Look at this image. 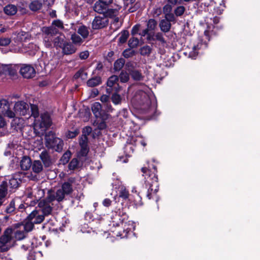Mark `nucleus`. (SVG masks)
<instances>
[{
	"label": "nucleus",
	"mask_w": 260,
	"mask_h": 260,
	"mask_svg": "<svg viewBox=\"0 0 260 260\" xmlns=\"http://www.w3.org/2000/svg\"><path fill=\"white\" fill-rule=\"evenodd\" d=\"M78 134V132L77 131H75L74 132H68L67 134V137L68 138H75Z\"/></svg>",
	"instance_id": "62"
},
{
	"label": "nucleus",
	"mask_w": 260,
	"mask_h": 260,
	"mask_svg": "<svg viewBox=\"0 0 260 260\" xmlns=\"http://www.w3.org/2000/svg\"><path fill=\"white\" fill-rule=\"evenodd\" d=\"M50 27H57V29L58 28L63 29L64 27L62 22L59 20H54L52 23L51 26Z\"/></svg>",
	"instance_id": "42"
},
{
	"label": "nucleus",
	"mask_w": 260,
	"mask_h": 260,
	"mask_svg": "<svg viewBox=\"0 0 260 260\" xmlns=\"http://www.w3.org/2000/svg\"><path fill=\"white\" fill-rule=\"evenodd\" d=\"M6 14L8 15H14L17 12V8L14 5H8L4 8Z\"/></svg>",
	"instance_id": "24"
},
{
	"label": "nucleus",
	"mask_w": 260,
	"mask_h": 260,
	"mask_svg": "<svg viewBox=\"0 0 260 260\" xmlns=\"http://www.w3.org/2000/svg\"><path fill=\"white\" fill-rule=\"evenodd\" d=\"M40 157L45 167H48L51 165L52 163L51 160L49 156V154L47 151H43L41 153Z\"/></svg>",
	"instance_id": "18"
},
{
	"label": "nucleus",
	"mask_w": 260,
	"mask_h": 260,
	"mask_svg": "<svg viewBox=\"0 0 260 260\" xmlns=\"http://www.w3.org/2000/svg\"><path fill=\"white\" fill-rule=\"evenodd\" d=\"M157 21L154 19H150L147 23V28L149 30H154L157 26Z\"/></svg>",
	"instance_id": "32"
},
{
	"label": "nucleus",
	"mask_w": 260,
	"mask_h": 260,
	"mask_svg": "<svg viewBox=\"0 0 260 260\" xmlns=\"http://www.w3.org/2000/svg\"><path fill=\"white\" fill-rule=\"evenodd\" d=\"M87 73L84 72L83 70H80L78 71L74 75V78L75 79H78L79 78H81L83 79H84L86 78Z\"/></svg>",
	"instance_id": "47"
},
{
	"label": "nucleus",
	"mask_w": 260,
	"mask_h": 260,
	"mask_svg": "<svg viewBox=\"0 0 260 260\" xmlns=\"http://www.w3.org/2000/svg\"><path fill=\"white\" fill-rule=\"evenodd\" d=\"M112 101L115 105L119 104L121 102V98L120 95L118 94H113L112 96Z\"/></svg>",
	"instance_id": "45"
},
{
	"label": "nucleus",
	"mask_w": 260,
	"mask_h": 260,
	"mask_svg": "<svg viewBox=\"0 0 260 260\" xmlns=\"http://www.w3.org/2000/svg\"><path fill=\"white\" fill-rule=\"evenodd\" d=\"M91 131L92 129L90 127L86 126L85 128H84L82 134H86V136L87 137V136L91 133Z\"/></svg>",
	"instance_id": "63"
},
{
	"label": "nucleus",
	"mask_w": 260,
	"mask_h": 260,
	"mask_svg": "<svg viewBox=\"0 0 260 260\" xmlns=\"http://www.w3.org/2000/svg\"><path fill=\"white\" fill-rule=\"evenodd\" d=\"M15 209V202L14 200H12L11 201L9 205L6 208V211L8 213H11L14 211Z\"/></svg>",
	"instance_id": "49"
},
{
	"label": "nucleus",
	"mask_w": 260,
	"mask_h": 260,
	"mask_svg": "<svg viewBox=\"0 0 260 260\" xmlns=\"http://www.w3.org/2000/svg\"><path fill=\"white\" fill-rule=\"evenodd\" d=\"M139 43V40L138 39L136 38H132L128 41V46L131 48H134L138 45Z\"/></svg>",
	"instance_id": "39"
},
{
	"label": "nucleus",
	"mask_w": 260,
	"mask_h": 260,
	"mask_svg": "<svg viewBox=\"0 0 260 260\" xmlns=\"http://www.w3.org/2000/svg\"><path fill=\"white\" fill-rule=\"evenodd\" d=\"M143 176L145 179V184L148 187L147 197L149 199L152 198L158 190V178L156 176V169L153 167V171L147 169L146 167L141 169Z\"/></svg>",
	"instance_id": "1"
},
{
	"label": "nucleus",
	"mask_w": 260,
	"mask_h": 260,
	"mask_svg": "<svg viewBox=\"0 0 260 260\" xmlns=\"http://www.w3.org/2000/svg\"><path fill=\"white\" fill-rule=\"evenodd\" d=\"M42 6V4L39 1L35 0L31 2L29 5V9L32 11H37L40 10Z\"/></svg>",
	"instance_id": "29"
},
{
	"label": "nucleus",
	"mask_w": 260,
	"mask_h": 260,
	"mask_svg": "<svg viewBox=\"0 0 260 260\" xmlns=\"http://www.w3.org/2000/svg\"><path fill=\"white\" fill-rule=\"evenodd\" d=\"M87 73L84 72L83 70H80L78 71L74 75V78L75 79H78L79 78H81L83 79H84L86 78Z\"/></svg>",
	"instance_id": "48"
},
{
	"label": "nucleus",
	"mask_w": 260,
	"mask_h": 260,
	"mask_svg": "<svg viewBox=\"0 0 260 260\" xmlns=\"http://www.w3.org/2000/svg\"><path fill=\"white\" fill-rule=\"evenodd\" d=\"M89 55V53L88 51L81 52L79 55V58L81 59H86L88 57Z\"/></svg>",
	"instance_id": "59"
},
{
	"label": "nucleus",
	"mask_w": 260,
	"mask_h": 260,
	"mask_svg": "<svg viewBox=\"0 0 260 260\" xmlns=\"http://www.w3.org/2000/svg\"><path fill=\"white\" fill-rule=\"evenodd\" d=\"M77 32L84 40L87 39L89 36V28L84 25L79 26Z\"/></svg>",
	"instance_id": "17"
},
{
	"label": "nucleus",
	"mask_w": 260,
	"mask_h": 260,
	"mask_svg": "<svg viewBox=\"0 0 260 260\" xmlns=\"http://www.w3.org/2000/svg\"><path fill=\"white\" fill-rule=\"evenodd\" d=\"M34 224L32 221L26 222L23 226V231L27 234L28 232L31 231L34 227Z\"/></svg>",
	"instance_id": "37"
},
{
	"label": "nucleus",
	"mask_w": 260,
	"mask_h": 260,
	"mask_svg": "<svg viewBox=\"0 0 260 260\" xmlns=\"http://www.w3.org/2000/svg\"><path fill=\"white\" fill-rule=\"evenodd\" d=\"M87 137L86 136V134H82L79 141L81 147L87 146Z\"/></svg>",
	"instance_id": "50"
},
{
	"label": "nucleus",
	"mask_w": 260,
	"mask_h": 260,
	"mask_svg": "<svg viewBox=\"0 0 260 260\" xmlns=\"http://www.w3.org/2000/svg\"><path fill=\"white\" fill-rule=\"evenodd\" d=\"M129 36V32L127 30H123L122 31L120 35V37L119 38V43L123 44L125 43L128 37Z\"/></svg>",
	"instance_id": "35"
},
{
	"label": "nucleus",
	"mask_w": 260,
	"mask_h": 260,
	"mask_svg": "<svg viewBox=\"0 0 260 260\" xmlns=\"http://www.w3.org/2000/svg\"><path fill=\"white\" fill-rule=\"evenodd\" d=\"M140 24H136L134 25L132 29L131 32L133 35L137 34L140 29Z\"/></svg>",
	"instance_id": "60"
},
{
	"label": "nucleus",
	"mask_w": 260,
	"mask_h": 260,
	"mask_svg": "<svg viewBox=\"0 0 260 260\" xmlns=\"http://www.w3.org/2000/svg\"><path fill=\"white\" fill-rule=\"evenodd\" d=\"M72 43L76 46H80L84 42V40L78 35V34L74 33L71 36Z\"/></svg>",
	"instance_id": "19"
},
{
	"label": "nucleus",
	"mask_w": 260,
	"mask_h": 260,
	"mask_svg": "<svg viewBox=\"0 0 260 260\" xmlns=\"http://www.w3.org/2000/svg\"><path fill=\"white\" fill-rule=\"evenodd\" d=\"M31 165V159L29 157L24 156L20 162V167L23 170H28Z\"/></svg>",
	"instance_id": "22"
},
{
	"label": "nucleus",
	"mask_w": 260,
	"mask_h": 260,
	"mask_svg": "<svg viewBox=\"0 0 260 260\" xmlns=\"http://www.w3.org/2000/svg\"><path fill=\"white\" fill-rule=\"evenodd\" d=\"M0 114H3L10 118L15 117L13 111L10 108L9 102L6 100H0Z\"/></svg>",
	"instance_id": "10"
},
{
	"label": "nucleus",
	"mask_w": 260,
	"mask_h": 260,
	"mask_svg": "<svg viewBox=\"0 0 260 260\" xmlns=\"http://www.w3.org/2000/svg\"><path fill=\"white\" fill-rule=\"evenodd\" d=\"M79 161L77 158H73L69 165V168L70 170L76 169L78 166Z\"/></svg>",
	"instance_id": "46"
},
{
	"label": "nucleus",
	"mask_w": 260,
	"mask_h": 260,
	"mask_svg": "<svg viewBox=\"0 0 260 260\" xmlns=\"http://www.w3.org/2000/svg\"><path fill=\"white\" fill-rule=\"evenodd\" d=\"M125 63V60L123 58L117 59L114 64V69L116 71H120L123 67Z\"/></svg>",
	"instance_id": "31"
},
{
	"label": "nucleus",
	"mask_w": 260,
	"mask_h": 260,
	"mask_svg": "<svg viewBox=\"0 0 260 260\" xmlns=\"http://www.w3.org/2000/svg\"><path fill=\"white\" fill-rule=\"evenodd\" d=\"M73 180L70 179L67 182H64L61 185V187L55 192L52 191V194H50L49 199L50 200H56L58 202L62 201L66 195L71 193L73 191L72 183Z\"/></svg>",
	"instance_id": "2"
},
{
	"label": "nucleus",
	"mask_w": 260,
	"mask_h": 260,
	"mask_svg": "<svg viewBox=\"0 0 260 260\" xmlns=\"http://www.w3.org/2000/svg\"><path fill=\"white\" fill-rule=\"evenodd\" d=\"M152 48L148 45L141 47L140 49V53L142 55L148 56L151 53Z\"/></svg>",
	"instance_id": "33"
},
{
	"label": "nucleus",
	"mask_w": 260,
	"mask_h": 260,
	"mask_svg": "<svg viewBox=\"0 0 260 260\" xmlns=\"http://www.w3.org/2000/svg\"><path fill=\"white\" fill-rule=\"evenodd\" d=\"M134 53L135 51L132 49H127L123 52V55L125 58H129L133 56Z\"/></svg>",
	"instance_id": "52"
},
{
	"label": "nucleus",
	"mask_w": 260,
	"mask_h": 260,
	"mask_svg": "<svg viewBox=\"0 0 260 260\" xmlns=\"http://www.w3.org/2000/svg\"><path fill=\"white\" fill-rule=\"evenodd\" d=\"M8 186L11 188H16L19 186L18 180L14 178H11L8 182Z\"/></svg>",
	"instance_id": "38"
},
{
	"label": "nucleus",
	"mask_w": 260,
	"mask_h": 260,
	"mask_svg": "<svg viewBox=\"0 0 260 260\" xmlns=\"http://www.w3.org/2000/svg\"><path fill=\"white\" fill-rule=\"evenodd\" d=\"M11 42L10 39L8 38H0V46H7Z\"/></svg>",
	"instance_id": "55"
},
{
	"label": "nucleus",
	"mask_w": 260,
	"mask_h": 260,
	"mask_svg": "<svg viewBox=\"0 0 260 260\" xmlns=\"http://www.w3.org/2000/svg\"><path fill=\"white\" fill-rule=\"evenodd\" d=\"M20 72L24 78L27 79L33 78L36 74L35 69L27 64H24L21 68Z\"/></svg>",
	"instance_id": "13"
},
{
	"label": "nucleus",
	"mask_w": 260,
	"mask_h": 260,
	"mask_svg": "<svg viewBox=\"0 0 260 260\" xmlns=\"http://www.w3.org/2000/svg\"><path fill=\"white\" fill-rule=\"evenodd\" d=\"M8 184L6 181H4L0 184V198L5 200L8 193Z\"/></svg>",
	"instance_id": "20"
},
{
	"label": "nucleus",
	"mask_w": 260,
	"mask_h": 260,
	"mask_svg": "<svg viewBox=\"0 0 260 260\" xmlns=\"http://www.w3.org/2000/svg\"><path fill=\"white\" fill-rule=\"evenodd\" d=\"M118 77L116 75L111 76L108 80L107 84L109 87H112L118 81Z\"/></svg>",
	"instance_id": "36"
},
{
	"label": "nucleus",
	"mask_w": 260,
	"mask_h": 260,
	"mask_svg": "<svg viewBox=\"0 0 260 260\" xmlns=\"http://www.w3.org/2000/svg\"><path fill=\"white\" fill-rule=\"evenodd\" d=\"M54 45L56 47H61L62 48L63 44L64 43V36L63 37H56L54 40Z\"/></svg>",
	"instance_id": "34"
},
{
	"label": "nucleus",
	"mask_w": 260,
	"mask_h": 260,
	"mask_svg": "<svg viewBox=\"0 0 260 260\" xmlns=\"http://www.w3.org/2000/svg\"><path fill=\"white\" fill-rule=\"evenodd\" d=\"M153 36L155 37V40H157L159 41L161 43H165L166 41L165 38H164L163 35L162 33L160 32H156V34H153Z\"/></svg>",
	"instance_id": "44"
},
{
	"label": "nucleus",
	"mask_w": 260,
	"mask_h": 260,
	"mask_svg": "<svg viewBox=\"0 0 260 260\" xmlns=\"http://www.w3.org/2000/svg\"><path fill=\"white\" fill-rule=\"evenodd\" d=\"M159 26L162 31L167 32L170 31L171 24L167 20L162 19L160 21Z\"/></svg>",
	"instance_id": "21"
},
{
	"label": "nucleus",
	"mask_w": 260,
	"mask_h": 260,
	"mask_svg": "<svg viewBox=\"0 0 260 260\" xmlns=\"http://www.w3.org/2000/svg\"><path fill=\"white\" fill-rule=\"evenodd\" d=\"M130 74L132 78L136 81H141L143 79L144 76L142 73L137 70H132L130 71Z\"/></svg>",
	"instance_id": "28"
},
{
	"label": "nucleus",
	"mask_w": 260,
	"mask_h": 260,
	"mask_svg": "<svg viewBox=\"0 0 260 260\" xmlns=\"http://www.w3.org/2000/svg\"><path fill=\"white\" fill-rule=\"evenodd\" d=\"M26 233L23 230H17L14 233V237L16 240H21L26 237Z\"/></svg>",
	"instance_id": "30"
},
{
	"label": "nucleus",
	"mask_w": 260,
	"mask_h": 260,
	"mask_svg": "<svg viewBox=\"0 0 260 260\" xmlns=\"http://www.w3.org/2000/svg\"><path fill=\"white\" fill-rule=\"evenodd\" d=\"M108 24L107 17L104 15L103 16H96L92 22V28L93 29H101L106 27Z\"/></svg>",
	"instance_id": "11"
},
{
	"label": "nucleus",
	"mask_w": 260,
	"mask_h": 260,
	"mask_svg": "<svg viewBox=\"0 0 260 260\" xmlns=\"http://www.w3.org/2000/svg\"><path fill=\"white\" fill-rule=\"evenodd\" d=\"M101 82V78L99 77H95L88 80L87 84L89 87H94L100 85Z\"/></svg>",
	"instance_id": "27"
},
{
	"label": "nucleus",
	"mask_w": 260,
	"mask_h": 260,
	"mask_svg": "<svg viewBox=\"0 0 260 260\" xmlns=\"http://www.w3.org/2000/svg\"><path fill=\"white\" fill-rule=\"evenodd\" d=\"M45 145L48 148H51L56 151L60 152L63 146V141L56 137L52 132H49L45 136Z\"/></svg>",
	"instance_id": "3"
},
{
	"label": "nucleus",
	"mask_w": 260,
	"mask_h": 260,
	"mask_svg": "<svg viewBox=\"0 0 260 260\" xmlns=\"http://www.w3.org/2000/svg\"><path fill=\"white\" fill-rule=\"evenodd\" d=\"M13 240V230L12 229L8 228L0 238V243L2 244V246H0V251H7L11 246V241Z\"/></svg>",
	"instance_id": "5"
},
{
	"label": "nucleus",
	"mask_w": 260,
	"mask_h": 260,
	"mask_svg": "<svg viewBox=\"0 0 260 260\" xmlns=\"http://www.w3.org/2000/svg\"><path fill=\"white\" fill-rule=\"evenodd\" d=\"M18 68L16 66L0 64V74H5L13 76L15 75Z\"/></svg>",
	"instance_id": "14"
},
{
	"label": "nucleus",
	"mask_w": 260,
	"mask_h": 260,
	"mask_svg": "<svg viewBox=\"0 0 260 260\" xmlns=\"http://www.w3.org/2000/svg\"><path fill=\"white\" fill-rule=\"evenodd\" d=\"M71 156V153L70 151L66 152L61 158V161L63 164L67 163Z\"/></svg>",
	"instance_id": "41"
},
{
	"label": "nucleus",
	"mask_w": 260,
	"mask_h": 260,
	"mask_svg": "<svg viewBox=\"0 0 260 260\" xmlns=\"http://www.w3.org/2000/svg\"><path fill=\"white\" fill-rule=\"evenodd\" d=\"M92 111L96 117H99L101 115L102 106L99 102H95L91 106Z\"/></svg>",
	"instance_id": "23"
},
{
	"label": "nucleus",
	"mask_w": 260,
	"mask_h": 260,
	"mask_svg": "<svg viewBox=\"0 0 260 260\" xmlns=\"http://www.w3.org/2000/svg\"><path fill=\"white\" fill-rule=\"evenodd\" d=\"M199 45L198 44L197 46H193V50L189 53V56L190 57L193 58L198 55V52H197V50L199 49Z\"/></svg>",
	"instance_id": "57"
},
{
	"label": "nucleus",
	"mask_w": 260,
	"mask_h": 260,
	"mask_svg": "<svg viewBox=\"0 0 260 260\" xmlns=\"http://www.w3.org/2000/svg\"><path fill=\"white\" fill-rule=\"evenodd\" d=\"M30 109L31 111V116L34 118L38 117L39 116V109L38 106L36 105H31Z\"/></svg>",
	"instance_id": "40"
},
{
	"label": "nucleus",
	"mask_w": 260,
	"mask_h": 260,
	"mask_svg": "<svg viewBox=\"0 0 260 260\" xmlns=\"http://www.w3.org/2000/svg\"><path fill=\"white\" fill-rule=\"evenodd\" d=\"M113 21L112 22L113 24L115 25L116 26L119 27V26L121 25V23L119 22V18L116 16L113 17Z\"/></svg>",
	"instance_id": "64"
},
{
	"label": "nucleus",
	"mask_w": 260,
	"mask_h": 260,
	"mask_svg": "<svg viewBox=\"0 0 260 260\" xmlns=\"http://www.w3.org/2000/svg\"><path fill=\"white\" fill-rule=\"evenodd\" d=\"M52 123L50 115L47 112H45L41 114L40 120L36 121L35 126L45 131L51 125Z\"/></svg>",
	"instance_id": "9"
},
{
	"label": "nucleus",
	"mask_w": 260,
	"mask_h": 260,
	"mask_svg": "<svg viewBox=\"0 0 260 260\" xmlns=\"http://www.w3.org/2000/svg\"><path fill=\"white\" fill-rule=\"evenodd\" d=\"M165 20H167L169 22H174L175 18L173 13H169L165 14Z\"/></svg>",
	"instance_id": "56"
},
{
	"label": "nucleus",
	"mask_w": 260,
	"mask_h": 260,
	"mask_svg": "<svg viewBox=\"0 0 260 260\" xmlns=\"http://www.w3.org/2000/svg\"><path fill=\"white\" fill-rule=\"evenodd\" d=\"M62 52L66 55H70L74 53L77 48L74 46L73 43L68 42H64L62 47Z\"/></svg>",
	"instance_id": "15"
},
{
	"label": "nucleus",
	"mask_w": 260,
	"mask_h": 260,
	"mask_svg": "<svg viewBox=\"0 0 260 260\" xmlns=\"http://www.w3.org/2000/svg\"><path fill=\"white\" fill-rule=\"evenodd\" d=\"M132 102L136 106H141V108L146 110L150 107L151 101L148 95L144 91L139 90L133 98Z\"/></svg>",
	"instance_id": "4"
},
{
	"label": "nucleus",
	"mask_w": 260,
	"mask_h": 260,
	"mask_svg": "<svg viewBox=\"0 0 260 260\" xmlns=\"http://www.w3.org/2000/svg\"><path fill=\"white\" fill-rule=\"evenodd\" d=\"M121 7L117 6L116 8L115 9H107V12H105V15L106 17H114L117 16L118 14L119 10L120 9Z\"/></svg>",
	"instance_id": "25"
},
{
	"label": "nucleus",
	"mask_w": 260,
	"mask_h": 260,
	"mask_svg": "<svg viewBox=\"0 0 260 260\" xmlns=\"http://www.w3.org/2000/svg\"><path fill=\"white\" fill-rule=\"evenodd\" d=\"M45 216L40 210L36 209L31 212L28 216L27 219L28 220L32 221L35 224H39L43 221Z\"/></svg>",
	"instance_id": "12"
},
{
	"label": "nucleus",
	"mask_w": 260,
	"mask_h": 260,
	"mask_svg": "<svg viewBox=\"0 0 260 260\" xmlns=\"http://www.w3.org/2000/svg\"><path fill=\"white\" fill-rule=\"evenodd\" d=\"M13 113L16 116H25L29 113V106L26 102L20 101L15 103Z\"/></svg>",
	"instance_id": "8"
},
{
	"label": "nucleus",
	"mask_w": 260,
	"mask_h": 260,
	"mask_svg": "<svg viewBox=\"0 0 260 260\" xmlns=\"http://www.w3.org/2000/svg\"><path fill=\"white\" fill-rule=\"evenodd\" d=\"M108 6L98 1L93 6V10L96 13L99 14H105L107 12Z\"/></svg>",
	"instance_id": "16"
},
{
	"label": "nucleus",
	"mask_w": 260,
	"mask_h": 260,
	"mask_svg": "<svg viewBox=\"0 0 260 260\" xmlns=\"http://www.w3.org/2000/svg\"><path fill=\"white\" fill-rule=\"evenodd\" d=\"M121 82H126L129 80V75L125 72H121L119 75Z\"/></svg>",
	"instance_id": "51"
},
{
	"label": "nucleus",
	"mask_w": 260,
	"mask_h": 260,
	"mask_svg": "<svg viewBox=\"0 0 260 260\" xmlns=\"http://www.w3.org/2000/svg\"><path fill=\"white\" fill-rule=\"evenodd\" d=\"M172 10V7L171 5L169 4H166L164 7H163V12L165 14L171 13Z\"/></svg>",
	"instance_id": "58"
},
{
	"label": "nucleus",
	"mask_w": 260,
	"mask_h": 260,
	"mask_svg": "<svg viewBox=\"0 0 260 260\" xmlns=\"http://www.w3.org/2000/svg\"><path fill=\"white\" fill-rule=\"evenodd\" d=\"M185 11V8L183 6L178 7L175 10V14L177 16H181Z\"/></svg>",
	"instance_id": "53"
},
{
	"label": "nucleus",
	"mask_w": 260,
	"mask_h": 260,
	"mask_svg": "<svg viewBox=\"0 0 260 260\" xmlns=\"http://www.w3.org/2000/svg\"><path fill=\"white\" fill-rule=\"evenodd\" d=\"M26 33L24 31H20L16 35V38H15V41L22 42L25 39Z\"/></svg>",
	"instance_id": "43"
},
{
	"label": "nucleus",
	"mask_w": 260,
	"mask_h": 260,
	"mask_svg": "<svg viewBox=\"0 0 260 260\" xmlns=\"http://www.w3.org/2000/svg\"><path fill=\"white\" fill-rule=\"evenodd\" d=\"M42 30L45 46L48 48L51 47L53 36L58 33V29L53 27H43Z\"/></svg>",
	"instance_id": "7"
},
{
	"label": "nucleus",
	"mask_w": 260,
	"mask_h": 260,
	"mask_svg": "<svg viewBox=\"0 0 260 260\" xmlns=\"http://www.w3.org/2000/svg\"><path fill=\"white\" fill-rule=\"evenodd\" d=\"M129 196L128 191L125 188H122L120 190L119 197L124 199L128 198Z\"/></svg>",
	"instance_id": "54"
},
{
	"label": "nucleus",
	"mask_w": 260,
	"mask_h": 260,
	"mask_svg": "<svg viewBox=\"0 0 260 260\" xmlns=\"http://www.w3.org/2000/svg\"><path fill=\"white\" fill-rule=\"evenodd\" d=\"M32 170L34 172L39 173L43 170V166L40 160H35L31 165Z\"/></svg>",
	"instance_id": "26"
},
{
	"label": "nucleus",
	"mask_w": 260,
	"mask_h": 260,
	"mask_svg": "<svg viewBox=\"0 0 260 260\" xmlns=\"http://www.w3.org/2000/svg\"><path fill=\"white\" fill-rule=\"evenodd\" d=\"M51 194H52V191L49 190L47 198L45 199L40 201L38 205L37 208H39L38 210L45 216L50 214L52 211L53 204H51V202L54 200L49 199Z\"/></svg>",
	"instance_id": "6"
},
{
	"label": "nucleus",
	"mask_w": 260,
	"mask_h": 260,
	"mask_svg": "<svg viewBox=\"0 0 260 260\" xmlns=\"http://www.w3.org/2000/svg\"><path fill=\"white\" fill-rule=\"evenodd\" d=\"M88 152V146L81 147V150L80 151V154L81 156H85L87 155Z\"/></svg>",
	"instance_id": "61"
}]
</instances>
